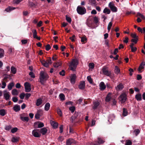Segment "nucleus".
Wrapping results in <instances>:
<instances>
[{
	"label": "nucleus",
	"mask_w": 145,
	"mask_h": 145,
	"mask_svg": "<svg viewBox=\"0 0 145 145\" xmlns=\"http://www.w3.org/2000/svg\"><path fill=\"white\" fill-rule=\"evenodd\" d=\"M15 9H16V8L15 7H9L8 8H6L5 10L7 12H10L12 10Z\"/></svg>",
	"instance_id": "nucleus-28"
},
{
	"label": "nucleus",
	"mask_w": 145,
	"mask_h": 145,
	"mask_svg": "<svg viewBox=\"0 0 145 145\" xmlns=\"http://www.w3.org/2000/svg\"><path fill=\"white\" fill-rule=\"evenodd\" d=\"M50 107V104L49 103H47L44 106V110L46 111H48L49 110Z\"/></svg>",
	"instance_id": "nucleus-29"
},
{
	"label": "nucleus",
	"mask_w": 145,
	"mask_h": 145,
	"mask_svg": "<svg viewBox=\"0 0 145 145\" xmlns=\"http://www.w3.org/2000/svg\"><path fill=\"white\" fill-rule=\"evenodd\" d=\"M100 105L98 101H95L93 103V106L92 107L93 109L95 110L97 109L98 107Z\"/></svg>",
	"instance_id": "nucleus-13"
},
{
	"label": "nucleus",
	"mask_w": 145,
	"mask_h": 145,
	"mask_svg": "<svg viewBox=\"0 0 145 145\" xmlns=\"http://www.w3.org/2000/svg\"><path fill=\"white\" fill-rule=\"evenodd\" d=\"M100 89L101 90H104L106 88V86L103 82H101L99 84Z\"/></svg>",
	"instance_id": "nucleus-21"
},
{
	"label": "nucleus",
	"mask_w": 145,
	"mask_h": 145,
	"mask_svg": "<svg viewBox=\"0 0 145 145\" xmlns=\"http://www.w3.org/2000/svg\"><path fill=\"white\" fill-rule=\"evenodd\" d=\"M110 12L111 11L109 9L107 8L106 7L105 8L103 11V12L104 13L107 14H110Z\"/></svg>",
	"instance_id": "nucleus-31"
},
{
	"label": "nucleus",
	"mask_w": 145,
	"mask_h": 145,
	"mask_svg": "<svg viewBox=\"0 0 145 145\" xmlns=\"http://www.w3.org/2000/svg\"><path fill=\"white\" fill-rule=\"evenodd\" d=\"M76 75L75 74H72L71 77V83L74 84L75 82Z\"/></svg>",
	"instance_id": "nucleus-15"
},
{
	"label": "nucleus",
	"mask_w": 145,
	"mask_h": 145,
	"mask_svg": "<svg viewBox=\"0 0 145 145\" xmlns=\"http://www.w3.org/2000/svg\"><path fill=\"white\" fill-rule=\"evenodd\" d=\"M32 31L33 33V36L34 38L35 37L37 36V32L36 30L35 29H33Z\"/></svg>",
	"instance_id": "nucleus-44"
},
{
	"label": "nucleus",
	"mask_w": 145,
	"mask_h": 145,
	"mask_svg": "<svg viewBox=\"0 0 145 145\" xmlns=\"http://www.w3.org/2000/svg\"><path fill=\"white\" fill-rule=\"evenodd\" d=\"M42 22L41 21H40L37 24V27H40L42 25Z\"/></svg>",
	"instance_id": "nucleus-54"
},
{
	"label": "nucleus",
	"mask_w": 145,
	"mask_h": 145,
	"mask_svg": "<svg viewBox=\"0 0 145 145\" xmlns=\"http://www.w3.org/2000/svg\"><path fill=\"white\" fill-rule=\"evenodd\" d=\"M29 75L30 76L31 78H34L35 77V76L34 74L32 72H31L29 73Z\"/></svg>",
	"instance_id": "nucleus-58"
},
{
	"label": "nucleus",
	"mask_w": 145,
	"mask_h": 145,
	"mask_svg": "<svg viewBox=\"0 0 145 145\" xmlns=\"http://www.w3.org/2000/svg\"><path fill=\"white\" fill-rule=\"evenodd\" d=\"M46 61L48 63V64H51L52 63V60L51 57H49L48 59H47Z\"/></svg>",
	"instance_id": "nucleus-52"
},
{
	"label": "nucleus",
	"mask_w": 145,
	"mask_h": 145,
	"mask_svg": "<svg viewBox=\"0 0 145 145\" xmlns=\"http://www.w3.org/2000/svg\"><path fill=\"white\" fill-rule=\"evenodd\" d=\"M65 71L64 70H62L61 71L59 72V74L60 75L63 76L65 75Z\"/></svg>",
	"instance_id": "nucleus-57"
},
{
	"label": "nucleus",
	"mask_w": 145,
	"mask_h": 145,
	"mask_svg": "<svg viewBox=\"0 0 145 145\" xmlns=\"http://www.w3.org/2000/svg\"><path fill=\"white\" fill-rule=\"evenodd\" d=\"M73 143L75 144L76 141L72 138H69L66 141V145H71Z\"/></svg>",
	"instance_id": "nucleus-9"
},
{
	"label": "nucleus",
	"mask_w": 145,
	"mask_h": 145,
	"mask_svg": "<svg viewBox=\"0 0 145 145\" xmlns=\"http://www.w3.org/2000/svg\"><path fill=\"white\" fill-rule=\"evenodd\" d=\"M78 63V61L77 59H73L72 60L69 66L70 70L73 71H75Z\"/></svg>",
	"instance_id": "nucleus-2"
},
{
	"label": "nucleus",
	"mask_w": 145,
	"mask_h": 145,
	"mask_svg": "<svg viewBox=\"0 0 145 145\" xmlns=\"http://www.w3.org/2000/svg\"><path fill=\"white\" fill-rule=\"evenodd\" d=\"M14 110L16 112L20 110V106L18 105H15L13 108Z\"/></svg>",
	"instance_id": "nucleus-23"
},
{
	"label": "nucleus",
	"mask_w": 145,
	"mask_h": 145,
	"mask_svg": "<svg viewBox=\"0 0 145 145\" xmlns=\"http://www.w3.org/2000/svg\"><path fill=\"white\" fill-rule=\"evenodd\" d=\"M114 72L117 74L120 73V70L118 67L117 66H116L115 67Z\"/></svg>",
	"instance_id": "nucleus-27"
},
{
	"label": "nucleus",
	"mask_w": 145,
	"mask_h": 145,
	"mask_svg": "<svg viewBox=\"0 0 145 145\" xmlns=\"http://www.w3.org/2000/svg\"><path fill=\"white\" fill-rule=\"evenodd\" d=\"M111 98V95L110 93H108L107 95L106 96V99L105 100L107 102H109L110 101V99Z\"/></svg>",
	"instance_id": "nucleus-32"
},
{
	"label": "nucleus",
	"mask_w": 145,
	"mask_h": 145,
	"mask_svg": "<svg viewBox=\"0 0 145 145\" xmlns=\"http://www.w3.org/2000/svg\"><path fill=\"white\" fill-rule=\"evenodd\" d=\"M9 93V92H7V90H4L3 91L4 97L7 101L10 99V95Z\"/></svg>",
	"instance_id": "nucleus-7"
},
{
	"label": "nucleus",
	"mask_w": 145,
	"mask_h": 145,
	"mask_svg": "<svg viewBox=\"0 0 145 145\" xmlns=\"http://www.w3.org/2000/svg\"><path fill=\"white\" fill-rule=\"evenodd\" d=\"M124 86L123 85L122 83H121L119 84L116 87V89L117 90H122Z\"/></svg>",
	"instance_id": "nucleus-26"
},
{
	"label": "nucleus",
	"mask_w": 145,
	"mask_h": 145,
	"mask_svg": "<svg viewBox=\"0 0 145 145\" xmlns=\"http://www.w3.org/2000/svg\"><path fill=\"white\" fill-rule=\"evenodd\" d=\"M14 86V84L13 82L10 83L8 86V88L9 90H11L12 87Z\"/></svg>",
	"instance_id": "nucleus-37"
},
{
	"label": "nucleus",
	"mask_w": 145,
	"mask_h": 145,
	"mask_svg": "<svg viewBox=\"0 0 145 145\" xmlns=\"http://www.w3.org/2000/svg\"><path fill=\"white\" fill-rule=\"evenodd\" d=\"M37 113L41 116L43 114V111L41 110H38L37 111Z\"/></svg>",
	"instance_id": "nucleus-64"
},
{
	"label": "nucleus",
	"mask_w": 145,
	"mask_h": 145,
	"mask_svg": "<svg viewBox=\"0 0 145 145\" xmlns=\"http://www.w3.org/2000/svg\"><path fill=\"white\" fill-rule=\"evenodd\" d=\"M120 97L122 103H124L126 101L127 97L126 95L125 94L121 95L120 96Z\"/></svg>",
	"instance_id": "nucleus-12"
},
{
	"label": "nucleus",
	"mask_w": 145,
	"mask_h": 145,
	"mask_svg": "<svg viewBox=\"0 0 145 145\" xmlns=\"http://www.w3.org/2000/svg\"><path fill=\"white\" fill-rule=\"evenodd\" d=\"M76 10L77 12L81 15L84 14L86 12L85 8L84 7H82L80 6L77 7Z\"/></svg>",
	"instance_id": "nucleus-3"
},
{
	"label": "nucleus",
	"mask_w": 145,
	"mask_h": 145,
	"mask_svg": "<svg viewBox=\"0 0 145 145\" xmlns=\"http://www.w3.org/2000/svg\"><path fill=\"white\" fill-rule=\"evenodd\" d=\"M132 144L131 140H128L126 141V143H125V145H132Z\"/></svg>",
	"instance_id": "nucleus-41"
},
{
	"label": "nucleus",
	"mask_w": 145,
	"mask_h": 145,
	"mask_svg": "<svg viewBox=\"0 0 145 145\" xmlns=\"http://www.w3.org/2000/svg\"><path fill=\"white\" fill-rule=\"evenodd\" d=\"M86 23L87 25L89 27H92L94 25L92 19H87Z\"/></svg>",
	"instance_id": "nucleus-8"
},
{
	"label": "nucleus",
	"mask_w": 145,
	"mask_h": 145,
	"mask_svg": "<svg viewBox=\"0 0 145 145\" xmlns=\"http://www.w3.org/2000/svg\"><path fill=\"white\" fill-rule=\"evenodd\" d=\"M11 72L13 74H15L16 73V70L14 67H11Z\"/></svg>",
	"instance_id": "nucleus-34"
},
{
	"label": "nucleus",
	"mask_w": 145,
	"mask_h": 145,
	"mask_svg": "<svg viewBox=\"0 0 145 145\" xmlns=\"http://www.w3.org/2000/svg\"><path fill=\"white\" fill-rule=\"evenodd\" d=\"M4 54V50L3 49L0 48V58L3 57Z\"/></svg>",
	"instance_id": "nucleus-39"
},
{
	"label": "nucleus",
	"mask_w": 145,
	"mask_h": 145,
	"mask_svg": "<svg viewBox=\"0 0 145 145\" xmlns=\"http://www.w3.org/2000/svg\"><path fill=\"white\" fill-rule=\"evenodd\" d=\"M78 119L73 115L70 119V121L71 123L73 124H75L78 121Z\"/></svg>",
	"instance_id": "nucleus-14"
},
{
	"label": "nucleus",
	"mask_w": 145,
	"mask_h": 145,
	"mask_svg": "<svg viewBox=\"0 0 145 145\" xmlns=\"http://www.w3.org/2000/svg\"><path fill=\"white\" fill-rule=\"evenodd\" d=\"M46 50L47 51H48L51 49V47L50 44H47L45 46Z\"/></svg>",
	"instance_id": "nucleus-56"
},
{
	"label": "nucleus",
	"mask_w": 145,
	"mask_h": 145,
	"mask_svg": "<svg viewBox=\"0 0 145 145\" xmlns=\"http://www.w3.org/2000/svg\"><path fill=\"white\" fill-rule=\"evenodd\" d=\"M40 131L42 135H45L47 133V129L46 127H43L40 129Z\"/></svg>",
	"instance_id": "nucleus-16"
},
{
	"label": "nucleus",
	"mask_w": 145,
	"mask_h": 145,
	"mask_svg": "<svg viewBox=\"0 0 145 145\" xmlns=\"http://www.w3.org/2000/svg\"><path fill=\"white\" fill-rule=\"evenodd\" d=\"M25 91L26 92H29L31 90V85L28 82H26L24 84Z\"/></svg>",
	"instance_id": "nucleus-6"
},
{
	"label": "nucleus",
	"mask_w": 145,
	"mask_h": 145,
	"mask_svg": "<svg viewBox=\"0 0 145 145\" xmlns=\"http://www.w3.org/2000/svg\"><path fill=\"white\" fill-rule=\"evenodd\" d=\"M127 114L128 112L127 109L125 108H123V116H125L127 115Z\"/></svg>",
	"instance_id": "nucleus-35"
},
{
	"label": "nucleus",
	"mask_w": 145,
	"mask_h": 145,
	"mask_svg": "<svg viewBox=\"0 0 145 145\" xmlns=\"http://www.w3.org/2000/svg\"><path fill=\"white\" fill-rule=\"evenodd\" d=\"M44 124L42 123H40L38 125V127L39 128H41L44 126Z\"/></svg>",
	"instance_id": "nucleus-62"
},
{
	"label": "nucleus",
	"mask_w": 145,
	"mask_h": 145,
	"mask_svg": "<svg viewBox=\"0 0 145 145\" xmlns=\"http://www.w3.org/2000/svg\"><path fill=\"white\" fill-rule=\"evenodd\" d=\"M87 79L88 80L90 83L91 84L93 83L92 80L90 76H88L87 77Z\"/></svg>",
	"instance_id": "nucleus-47"
},
{
	"label": "nucleus",
	"mask_w": 145,
	"mask_h": 145,
	"mask_svg": "<svg viewBox=\"0 0 145 145\" xmlns=\"http://www.w3.org/2000/svg\"><path fill=\"white\" fill-rule=\"evenodd\" d=\"M18 129L16 127H14L12 128L11 130V132L12 133H14L16 132L18 130Z\"/></svg>",
	"instance_id": "nucleus-55"
},
{
	"label": "nucleus",
	"mask_w": 145,
	"mask_h": 145,
	"mask_svg": "<svg viewBox=\"0 0 145 145\" xmlns=\"http://www.w3.org/2000/svg\"><path fill=\"white\" fill-rule=\"evenodd\" d=\"M20 119L23 121H26V122L28 121L29 120V118L28 117H23L22 116H21L20 118Z\"/></svg>",
	"instance_id": "nucleus-33"
},
{
	"label": "nucleus",
	"mask_w": 145,
	"mask_h": 145,
	"mask_svg": "<svg viewBox=\"0 0 145 145\" xmlns=\"http://www.w3.org/2000/svg\"><path fill=\"white\" fill-rule=\"evenodd\" d=\"M11 128H12L11 126L10 125H9L6 126L5 128V129L6 130L9 131L10 129H11Z\"/></svg>",
	"instance_id": "nucleus-63"
},
{
	"label": "nucleus",
	"mask_w": 145,
	"mask_h": 145,
	"mask_svg": "<svg viewBox=\"0 0 145 145\" xmlns=\"http://www.w3.org/2000/svg\"><path fill=\"white\" fill-rule=\"evenodd\" d=\"M135 14V12L133 11H127L126 12V15H128L130 14Z\"/></svg>",
	"instance_id": "nucleus-53"
},
{
	"label": "nucleus",
	"mask_w": 145,
	"mask_h": 145,
	"mask_svg": "<svg viewBox=\"0 0 145 145\" xmlns=\"http://www.w3.org/2000/svg\"><path fill=\"white\" fill-rule=\"evenodd\" d=\"M137 18H145V16L140 12H138L136 14Z\"/></svg>",
	"instance_id": "nucleus-22"
},
{
	"label": "nucleus",
	"mask_w": 145,
	"mask_h": 145,
	"mask_svg": "<svg viewBox=\"0 0 145 145\" xmlns=\"http://www.w3.org/2000/svg\"><path fill=\"white\" fill-rule=\"evenodd\" d=\"M69 109L72 113H73L75 110V108L74 106H71L69 107Z\"/></svg>",
	"instance_id": "nucleus-50"
},
{
	"label": "nucleus",
	"mask_w": 145,
	"mask_h": 145,
	"mask_svg": "<svg viewBox=\"0 0 145 145\" xmlns=\"http://www.w3.org/2000/svg\"><path fill=\"white\" fill-rule=\"evenodd\" d=\"M33 135L35 137L39 138L40 137L41 135L38 132H36L35 131L33 130L32 131Z\"/></svg>",
	"instance_id": "nucleus-17"
},
{
	"label": "nucleus",
	"mask_w": 145,
	"mask_h": 145,
	"mask_svg": "<svg viewBox=\"0 0 145 145\" xmlns=\"http://www.w3.org/2000/svg\"><path fill=\"white\" fill-rule=\"evenodd\" d=\"M19 141V139L17 137H13L12 139V141L14 142H16Z\"/></svg>",
	"instance_id": "nucleus-42"
},
{
	"label": "nucleus",
	"mask_w": 145,
	"mask_h": 145,
	"mask_svg": "<svg viewBox=\"0 0 145 145\" xmlns=\"http://www.w3.org/2000/svg\"><path fill=\"white\" fill-rule=\"evenodd\" d=\"M89 67L91 69H93L94 67V65L93 63H89Z\"/></svg>",
	"instance_id": "nucleus-61"
},
{
	"label": "nucleus",
	"mask_w": 145,
	"mask_h": 145,
	"mask_svg": "<svg viewBox=\"0 0 145 145\" xmlns=\"http://www.w3.org/2000/svg\"><path fill=\"white\" fill-rule=\"evenodd\" d=\"M112 25V23L111 22H110L109 23L107 27V29L108 31H110Z\"/></svg>",
	"instance_id": "nucleus-43"
},
{
	"label": "nucleus",
	"mask_w": 145,
	"mask_h": 145,
	"mask_svg": "<svg viewBox=\"0 0 145 145\" xmlns=\"http://www.w3.org/2000/svg\"><path fill=\"white\" fill-rule=\"evenodd\" d=\"M138 40V38L132 39L131 40V42H134L135 44H137Z\"/></svg>",
	"instance_id": "nucleus-45"
},
{
	"label": "nucleus",
	"mask_w": 145,
	"mask_h": 145,
	"mask_svg": "<svg viewBox=\"0 0 145 145\" xmlns=\"http://www.w3.org/2000/svg\"><path fill=\"white\" fill-rule=\"evenodd\" d=\"M50 123L51 125L54 128H56L58 127V124L57 123L52 120L50 121Z\"/></svg>",
	"instance_id": "nucleus-18"
},
{
	"label": "nucleus",
	"mask_w": 145,
	"mask_h": 145,
	"mask_svg": "<svg viewBox=\"0 0 145 145\" xmlns=\"http://www.w3.org/2000/svg\"><path fill=\"white\" fill-rule=\"evenodd\" d=\"M42 102V100L41 98H39L37 99L36 103V105L37 106H39Z\"/></svg>",
	"instance_id": "nucleus-20"
},
{
	"label": "nucleus",
	"mask_w": 145,
	"mask_h": 145,
	"mask_svg": "<svg viewBox=\"0 0 145 145\" xmlns=\"http://www.w3.org/2000/svg\"><path fill=\"white\" fill-rule=\"evenodd\" d=\"M6 114L5 110L4 109L0 110V115L2 116H4Z\"/></svg>",
	"instance_id": "nucleus-36"
},
{
	"label": "nucleus",
	"mask_w": 145,
	"mask_h": 145,
	"mask_svg": "<svg viewBox=\"0 0 145 145\" xmlns=\"http://www.w3.org/2000/svg\"><path fill=\"white\" fill-rule=\"evenodd\" d=\"M57 112L58 114L60 116H62V112L61 110L59 108H58L57 110Z\"/></svg>",
	"instance_id": "nucleus-49"
},
{
	"label": "nucleus",
	"mask_w": 145,
	"mask_h": 145,
	"mask_svg": "<svg viewBox=\"0 0 145 145\" xmlns=\"http://www.w3.org/2000/svg\"><path fill=\"white\" fill-rule=\"evenodd\" d=\"M86 40L87 38L86 37H83L81 38V42L82 43H85V41H86Z\"/></svg>",
	"instance_id": "nucleus-48"
},
{
	"label": "nucleus",
	"mask_w": 145,
	"mask_h": 145,
	"mask_svg": "<svg viewBox=\"0 0 145 145\" xmlns=\"http://www.w3.org/2000/svg\"><path fill=\"white\" fill-rule=\"evenodd\" d=\"M135 98L138 101H141L142 100L141 94L138 93L136 94L135 95Z\"/></svg>",
	"instance_id": "nucleus-24"
},
{
	"label": "nucleus",
	"mask_w": 145,
	"mask_h": 145,
	"mask_svg": "<svg viewBox=\"0 0 145 145\" xmlns=\"http://www.w3.org/2000/svg\"><path fill=\"white\" fill-rule=\"evenodd\" d=\"M49 77V76L46 73L43 71H41L40 74V82L42 85L44 84V81L47 80Z\"/></svg>",
	"instance_id": "nucleus-1"
},
{
	"label": "nucleus",
	"mask_w": 145,
	"mask_h": 145,
	"mask_svg": "<svg viewBox=\"0 0 145 145\" xmlns=\"http://www.w3.org/2000/svg\"><path fill=\"white\" fill-rule=\"evenodd\" d=\"M145 65V62L144 61H142L140 64L139 68L138 69V71L140 72H142L141 70L144 69Z\"/></svg>",
	"instance_id": "nucleus-11"
},
{
	"label": "nucleus",
	"mask_w": 145,
	"mask_h": 145,
	"mask_svg": "<svg viewBox=\"0 0 145 145\" xmlns=\"http://www.w3.org/2000/svg\"><path fill=\"white\" fill-rule=\"evenodd\" d=\"M12 94L13 95H17L18 94V91L16 89H14L12 90Z\"/></svg>",
	"instance_id": "nucleus-38"
},
{
	"label": "nucleus",
	"mask_w": 145,
	"mask_h": 145,
	"mask_svg": "<svg viewBox=\"0 0 145 145\" xmlns=\"http://www.w3.org/2000/svg\"><path fill=\"white\" fill-rule=\"evenodd\" d=\"M85 87V83L84 81H81L78 86V88L81 89H84Z\"/></svg>",
	"instance_id": "nucleus-10"
},
{
	"label": "nucleus",
	"mask_w": 145,
	"mask_h": 145,
	"mask_svg": "<svg viewBox=\"0 0 145 145\" xmlns=\"http://www.w3.org/2000/svg\"><path fill=\"white\" fill-rule=\"evenodd\" d=\"M98 142L99 144H102L104 143L105 142L101 138H98Z\"/></svg>",
	"instance_id": "nucleus-46"
},
{
	"label": "nucleus",
	"mask_w": 145,
	"mask_h": 145,
	"mask_svg": "<svg viewBox=\"0 0 145 145\" xmlns=\"http://www.w3.org/2000/svg\"><path fill=\"white\" fill-rule=\"evenodd\" d=\"M61 63L59 62H57L54 63V66L55 67H57L61 65Z\"/></svg>",
	"instance_id": "nucleus-51"
},
{
	"label": "nucleus",
	"mask_w": 145,
	"mask_h": 145,
	"mask_svg": "<svg viewBox=\"0 0 145 145\" xmlns=\"http://www.w3.org/2000/svg\"><path fill=\"white\" fill-rule=\"evenodd\" d=\"M81 115L80 113L75 112L73 116L78 120H79Z\"/></svg>",
	"instance_id": "nucleus-19"
},
{
	"label": "nucleus",
	"mask_w": 145,
	"mask_h": 145,
	"mask_svg": "<svg viewBox=\"0 0 145 145\" xmlns=\"http://www.w3.org/2000/svg\"><path fill=\"white\" fill-rule=\"evenodd\" d=\"M12 100L14 102L16 103L18 101V99L17 97H14L12 98Z\"/></svg>",
	"instance_id": "nucleus-60"
},
{
	"label": "nucleus",
	"mask_w": 145,
	"mask_h": 145,
	"mask_svg": "<svg viewBox=\"0 0 145 145\" xmlns=\"http://www.w3.org/2000/svg\"><path fill=\"white\" fill-rule=\"evenodd\" d=\"M40 62L45 67H48L49 65L48 63L44 60H41Z\"/></svg>",
	"instance_id": "nucleus-25"
},
{
	"label": "nucleus",
	"mask_w": 145,
	"mask_h": 145,
	"mask_svg": "<svg viewBox=\"0 0 145 145\" xmlns=\"http://www.w3.org/2000/svg\"><path fill=\"white\" fill-rule=\"evenodd\" d=\"M96 2L95 0H89V4L93 6L96 5Z\"/></svg>",
	"instance_id": "nucleus-30"
},
{
	"label": "nucleus",
	"mask_w": 145,
	"mask_h": 145,
	"mask_svg": "<svg viewBox=\"0 0 145 145\" xmlns=\"http://www.w3.org/2000/svg\"><path fill=\"white\" fill-rule=\"evenodd\" d=\"M25 96V93H22L20 94V97L21 99H23L24 97Z\"/></svg>",
	"instance_id": "nucleus-59"
},
{
	"label": "nucleus",
	"mask_w": 145,
	"mask_h": 145,
	"mask_svg": "<svg viewBox=\"0 0 145 145\" xmlns=\"http://www.w3.org/2000/svg\"><path fill=\"white\" fill-rule=\"evenodd\" d=\"M59 97L61 100L64 101L65 99V96L63 93H61L59 95Z\"/></svg>",
	"instance_id": "nucleus-40"
},
{
	"label": "nucleus",
	"mask_w": 145,
	"mask_h": 145,
	"mask_svg": "<svg viewBox=\"0 0 145 145\" xmlns=\"http://www.w3.org/2000/svg\"><path fill=\"white\" fill-rule=\"evenodd\" d=\"M102 71L103 74L107 76H109L111 75L110 71L108 70L107 67H103L102 69Z\"/></svg>",
	"instance_id": "nucleus-5"
},
{
	"label": "nucleus",
	"mask_w": 145,
	"mask_h": 145,
	"mask_svg": "<svg viewBox=\"0 0 145 145\" xmlns=\"http://www.w3.org/2000/svg\"><path fill=\"white\" fill-rule=\"evenodd\" d=\"M108 6L113 12H116L117 11V8L115 6V5L113 2H110Z\"/></svg>",
	"instance_id": "nucleus-4"
}]
</instances>
